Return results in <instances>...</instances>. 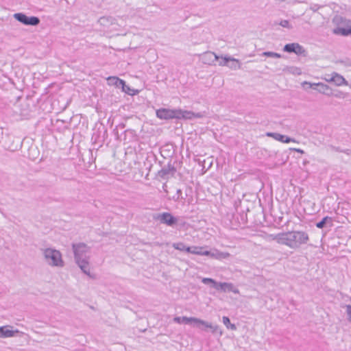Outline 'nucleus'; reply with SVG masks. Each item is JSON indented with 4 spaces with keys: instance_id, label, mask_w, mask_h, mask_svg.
Instances as JSON below:
<instances>
[{
    "instance_id": "22",
    "label": "nucleus",
    "mask_w": 351,
    "mask_h": 351,
    "mask_svg": "<svg viewBox=\"0 0 351 351\" xmlns=\"http://www.w3.org/2000/svg\"><path fill=\"white\" fill-rule=\"evenodd\" d=\"M222 322H223V324L226 326V327L228 329H230L232 330H237V327H236L235 324H231L230 320L228 317L223 316L222 318Z\"/></svg>"
},
{
    "instance_id": "24",
    "label": "nucleus",
    "mask_w": 351,
    "mask_h": 351,
    "mask_svg": "<svg viewBox=\"0 0 351 351\" xmlns=\"http://www.w3.org/2000/svg\"><path fill=\"white\" fill-rule=\"evenodd\" d=\"M332 220L331 217L326 216V217H324L320 221H319L318 223H316V227L319 229H322L325 226L326 223L328 221L332 222Z\"/></svg>"
},
{
    "instance_id": "34",
    "label": "nucleus",
    "mask_w": 351,
    "mask_h": 351,
    "mask_svg": "<svg viewBox=\"0 0 351 351\" xmlns=\"http://www.w3.org/2000/svg\"><path fill=\"white\" fill-rule=\"evenodd\" d=\"M125 89L126 90L125 93H128L129 95H133V93H131L130 91L131 90H130V88L126 85V86H125Z\"/></svg>"
},
{
    "instance_id": "30",
    "label": "nucleus",
    "mask_w": 351,
    "mask_h": 351,
    "mask_svg": "<svg viewBox=\"0 0 351 351\" xmlns=\"http://www.w3.org/2000/svg\"><path fill=\"white\" fill-rule=\"evenodd\" d=\"M346 314L348 316V320L351 322V305L348 304L346 306Z\"/></svg>"
},
{
    "instance_id": "21",
    "label": "nucleus",
    "mask_w": 351,
    "mask_h": 351,
    "mask_svg": "<svg viewBox=\"0 0 351 351\" xmlns=\"http://www.w3.org/2000/svg\"><path fill=\"white\" fill-rule=\"evenodd\" d=\"M172 246L174 249L182 251V252H189V251H190V247H187L182 242L174 243H173Z\"/></svg>"
},
{
    "instance_id": "11",
    "label": "nucleus",
    "mask_w": 351,
    "mask_h": 351,
    "mask_svg": "<svg viewBox=\"0 0 351 351\" xmlns=\"http://www.w3.org/2000/svg\"><path fill=\"white\" fill-rule=\"evenodd\" d=\"M216 289L224 292H232L237 294L239 293V289L230 282H218Z\"/></svg>"
},
{
    "instance_id": "29",
    "label": "nucleus",
    "mask_w": 351,
    "mask_h": 351,
    "mask_svg": "<svg viewBox=\"0 0 351 351\" xmlns=\"http://www.w3.org/2000/svg\"><path fill=\"white\" fill-rule=\"evenodd\" d=\"M174 202H178L180 199H183L182 191L181 189H177L176 193L171 198Z\"/></svg>"
},
{
    "instance_id": "9",
    "label": "nucleus",
    "mask_w": 351,
    "mask_h": 351,
    "mask_svg": "<svg viewBox=\"0 0 351 351\" xmlns=\"http://www.w3.org/2000/svg\"><path fill=\"white\" fill-rule=\"evenodd\" d=\"M219 64L220 66H227L234 70L240 69L241 67L239 60L228 56L222 58V60L219 62Z\"/></svg>"
},
{
    "instance_id": "15",
    "label": "nucleus",
    "mask_w": 351,
    "mask_h": 351,
    "mask_svg": "<svg viewBox=\"0 0 351 351\" xmlns=\"http://www.w3.org/2000/svg\"><path fill=\"white\" fill-rule=\"evenodd\" d=\"M176 169L173 166L169 165L167 167H164L158 172V176L165 180L168 179L169 176H173L176 173Z\"/></svg>"
},
{
    "instance_id": "31",
    "label": "nucleus",
    "mask_w": 351,
    "mask_h": 351,
    "mask_svg": "<svg viewBox=\"0 0 351 351\" xmlns=\"http://www.w3.org/2000/svg\"><path fill=\"white\" fill-rule=\"evenodd\" d=\"M348 96V94L346 93H343L342 91H339L338 93H337L335 95V97H337V98H341V99H344L346 98V97Z\"/></svg>"
},
{
    "instance_id": "25",
    "label": "nucleus",
    "mask_w": 351,
    "mask_h": 351,
    "mask_svg": "<svg viewBox=\"0 0 351 351\" xmlns=\"http://www.w3.org/2000/svg\"><path fill=\"white\" fill-rule=\"evenodd\" d=\"M202 282L204 285H211V286L216 289L217 282L210 278H203Z\"/></svg>"
},
{
    "instance_id": "19",
    "label": "nucleus",
    "mask_w": 351,
    "mask_h": 351,
    "mask_svg": "<svg viewBox=\"0 0 351 351\" xmlns=\"http://www.w3.org/2000/svg\"><path fill=\"white\" fill-rule=\"evenodd\" d=\"M230 254L228 252H221L218 250H214L212 252V258L217 260H223L230 257Z\"/></svg>"
},
{
    "instance_id": "7",
    "label": "nucleus",
    "mask_w": 351,
    "mask_h": 351,
    "mask_svg": "<svg viewBox=\"0 0 351 351\" xmlns=\"http://www.w3.org/2000/svg\"><path fill=\"white\" fill-rule=\"evenodd\" d=\"M302 86L305 89L313 88L314 90H318L320 93L326 95H328L326 91L330 89L328 85L322 82L311 83L305 81L302 83Z\"/></svg>"
},
{
    "instance_id": "27",
    "label": "nucleus",
    "mask_w": 351,
    "mask_h": 351,
    "mask_svg": "<svg viewBox=\"0 0 351 351\" xmlns=\"http://www.w3.org/2000/svg\"><path fill=\"white\" fill-rule=\"evenodd\" d=\"M263 56H267L269 58H281V55L280 53L272 52V51H265L262 53Z\"/></svg>"
},
{
    "instance_id": "8",
    "label": "nucleus",
    "mask_w": 351,
    "mask_h": 351,
    "mask_svg": "<svg viewBox=\"0 0 351 351\" xmlns=\"http://www.w3.org/2000/svg\"><path fill=\"white\" fill-rule=\"evenodd\" d=\"M156 117L160 119H176L177 109L171 110L167 108H160L156 110Z\"/></svg>"
},
{
    "instance_id": "6",
    "label": "nucleus",
    "mask_w": 351,
    "mask_h": 351,
    "mask_svg": "<svg viewBox=\"0 0 351 351\" xmlns=\"http://www.w3.org/2000/svg\"><path fill=\"white\" fill-rule=\"evenodd\" d=\"M154 219L159 221L161 223L171 227L176 225L178 222V219L173 217L170 213H159L154 217Z\"/></svg>"
},
{
    "instance_id": "32",
    "label": "nucleus",
    "mask_w": 351,
    "mask_h": 351,
    "mask_svg": "<svg viewBox=\"0 0 351 351\" xmlns=\"http://www.w3.org/2000/svg\"><path fill=\"white\" fill-rule=\"evenodd\" d=\"M212 252H213V251L202 250V252H200V256H207L212 257Z\"/></svg>"
},
{
    "instance_id": "33",
    "label": "nucleus",
    "mask_w": 351,
    "mask_h": 351,
    "mask_svg": "<svg viewBox=\"0 0 351 351\" xmlns=\"http://www.w3.org/2000/svg\"><path fill=\"white\" fill-rule=\"evenodd\" d=\"M280 25L283 27H289V22L287 20L282 21Z\"/></svg>"
},
{
    "instance_id": "35",
    "label": "nucleus",
    "mask_w": 351,
    "mask_h": 351,
    "mask_svg": "<svg viewBox=\"0 0 351 351\" xmlns=\"http://www.w3.org/2000/svg\"><path fill=\"white\" fill-rule=\"evenodd\" d=\"M207 55L210 56H214L215 60L218 59V56L214 53H208Z\"/></svg>"
},
{
    "instance_id": "28",
    "label": "nucleus",
    "mask_w": 351,
    "mask_h": 351,
    "mask_svg": "<svg viewBox=\"0 0 351 351\" xmlns=\"http://www.w3.org/2000/svg\"><path fill=\"white\" fill-rule=\"evenodd\" d=\"M305 52H306V51L304 49V47L302 45H300L299 43H296L295 51L294 53L298 56H300V55H304Z\"/></svg>"
},
{
    "instance_id": "5",
    "label": "nucleus",
    "mask_w": 351,
    "mask_h": 351,
    "mask_svg": "<svg viewBox=\"0 0 351 351\" xmlns=\"http://www.w3.org/2000/svg\"><path fill=\"white\" fill-rule=\"evenodd\" d=\"M13 16L16 20L25 25L36 26L40 23V19L37 16H28L22 12L15 13Z\"/></svg>"
},
{
    "instance_id": "2",
    "label": "nucleus",
    "mask_w": 351,
    "mask_h": 351,
    "mask_svg": "<svg viewBox=\"0 0 351 351\" xmlns=\"http://www.w3.org/2000/svg\"><path fill=\"white\" fill-rule=\"evenodd\" d=\"M75 260L82 271L91 278L94 276L91 275L89 270V257L88 256L89 248L84 243L73 244Z\"/></svg>"
},
{
    "instance_id": "17",
    "label": "nucleus",
    "mask_w": 351,
    "mask_h": 351,
    "mask_svg": "<svg viewBox=\"0 0 351 351\" xmlns=\"http://www.w3.org/2000/svg\"><path fill=\"white\" fill-rule=\"evenodd\" d=\"M266 135L267 136L272 137L275 140L282 142V143H289L290 142L294 141V140L291 138L290 137H288L285 135H282V134H280L276 133V132H267L266 134Z\"/></svg>"
},
{
    "instance_id": "3",
    "label": "nucleus",
    "mask_w": 351,
    "mask_h": 351,
    "mask_svg": "<svg viewBox=\"0 0 351 351\" xmlns=\"http://www.w3.org/2000/svg\"><path fill=\"white\" fill-rule=\"evenodd\" d=\"M45 262L51 267H62L64 265L62 254L59 250L53 248H45L43 250Z\"/></svg>"
},
{
    "instance_id": "20",
    "label": "nucleus",
    "mask_w": 351,
    "mask_h": 351,
    "mask_svg": "<svg viewBox=\"0 0 351 351\" xmlns=\"http://www.w3.org/2000/svg\"><path fill=\"white\" fill-rule=\"evenodd\" d=\"M333 33L335 34L342 35V36H346L351 34V28L340 27L338 29H334Z\"/></svg>"
},
{
    "instance_id": "14",
    "label": "nucleus",
    "mask_w": 351,
    "mask_h": 351,
    "mask_svg": "<svg viewBox=\"0 0 351 351\" xmlns=\"http://www.w3.org/2000/svg\"><path fill=\"white\" fill-rule=\"evenodd\" d=\"M333 23L337 26L335 29L340 27L351 28V21L339 15L335 16Z\"/></svg>"
},
{
    "instance_id": "1",
    "label": "nucleus",
    "mask_w": 351,
    "mask_h": 351,
    "mask_svg": "<svg viewBox=\"0 0 351 351\" xmlns=\"http://www.w3.org/2000/svg\"><path fill=\"white\" fill-rule=\"evenodd\" d=\"M267 239L275 241L277 243L286 245L292 250H297L302 245L308 243L309 236L307 232L302 230H292L269 234Z\"/></svg>"
},
{
    "instance_id": "4",
    "label": "nucleus",
    "mask_w": 351,
    "mask_h": 351,
    "mask_svg": "<svg viewBox=\"0 0 351 351\" xmlns=\"http://www.w3.org/2000/svg\"><path fill=\"white\" fill-rule=\"evenodd\" d=\"M197 328L203 331H206V329L209 328L212 334L218 335L219 337H221L223 335V330L218 325H213L211 323L206 322L201 319H199L198 320Z\"/></svg>"
},
{
    "instance_id": "37",
    "label": "nucleus",
    "mask_w": 351,
    "mask_h": 351,
    "mask_svg": "<svg viewBox=\"0 0 351 351\" xmlns=\"http://www.w3.org/2000/svg\"><path fill=\"white\" fill-rule=\"evenodd\" d=\"M330 77H331V74L330 75H326V77H324V80L326 81V79H330Z\"/></svg>"
},
{
    "instance_id": "36",
    "label": "nucleus",
    "mask_w": 351,
    "mask_h": 351,
    "mask_svg": "<svg viewBox=\"0 0 351 351\" xmlns=\"http://www.w3.org/2000/svg\"><path fill=\"white\" fill-rule=\"evenodd\" d=\"M294 150L299 153H304V151L300 149H294Z\"/></svg>"
},
{
    "instance_id": "16",
    "label": "nucleus",
    "mask_w": 351,
    "mask_h": 351,
    "mask_svg": "<svg viewBox=\"0 0 351 351\" xmlns=\"http://www.w3.org/2000/svg\"><path fill=\"white\" fill-rule=\"evenodd\" d=\"M326 82H332L336 86H339L348 84V82L345 80V78L342 75L335 72L331 74L330 79H326Z\"/></svg>"
},
{
    "instance_id": "23",
    "label": "nucleus",
    "mask_w": 351,
    "mask_h": 351,
    "mask_svg": "<svg viewBox=\"0 0 351 351\" xmlns=\"http://www.w3.org/2000/svg\"><path fill=\"white\" fill-rule=\"evenodd\" d=\"M297 43H289L284 46L283 51L287 53H295Z\"/></svg>"
},
{
    "instance_id": "13",
    "label": "nucleus",
    "mask_w": 351,
    "mask_h": 351,
    "mask_svg": "<svg viewBox=\"0 0 351 351\" xmlns=\"http://www.w3.org/2000/svg\"><path fill=\"white\" fill-rule=\"evenodd\" d=\"M198 320H199V318L193 317H188L183 316V317H176L173 318V321L176 323L191 324L193 327H196V328H197V325L198 323Z\"/></svg>"
},
{
    "instance_id": "26",
    "label": "nucleus",
    "mask_w": 351,
    "mask_h": 351,
    "mask_svg": "<svg viewBox=\"0 0 351 351\" xmlns=\"http://www.w3.org/2000/svg\"><path fill=\"white\" fill-rule=\"evenodd\" d=\"M204 249V247L200 246H191L190 247V251L188 253H191L193 254L200 255V252L202 250Z\"/></svg>"
},
{
    "instance_id": "18",
    "label": "nucleus",
    "mask_w": 351,
    "mask_h": 351,
    "mask_svg": "<svg viewBox=\"0 0 351 351\" xmlns=\"http://www.w3.org/2000/svg\"><path fill=\"white\" fill-rule=\"evenodd\" d=\"M108 80L110 83L114 84L117 87H121L124 92H126L125 86H126L124 80L119 79L117 77H109Z\"/></svg>"
},
{
    "instance_id": "10",
    "label": "nucleus",
    "mask_w": 351,
    "mask_h": 351,
    "mask_svg": "<svg viewBox=\"0 0 351 351\" xmlns=\"http://www.w3.org/2000/svg\"><path fill=\"white\" fill-rule=\"evenodd\" d=\"M19 332L18 330H13V327L11 326L8 325L0 327V338L14 337Z\"/></svg>"
},
{
    "instance_id": "12",
    "label": "nucleus",
    "mask_w": 351,
    "mask_h": 351,
    "mask_svg": "<svg viewBox=\"0 0 351 351\" xmlns=\"http://www.w3.org/2000/svg\"><path fill=\"white\" fill-rule=\"evenodd\" d=\"M177 116L176 119H192L193 118H200L202 117V114L200 113H194L191 111L189 110H182L180 109L177 110Z\"/></svg>"
}]
</instances>
